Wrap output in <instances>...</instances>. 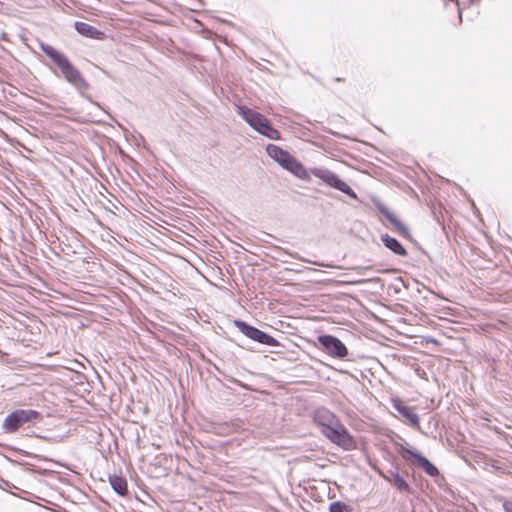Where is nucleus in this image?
<instances>
[{
	"label": "nucleus",
	"mask_w": 512,
	"mask_h": 512,
	"mask_svg": "<svg viewBox=\"0 0 512 512\" xmlns=\"http://www.w3.org/2000/svg\"><path fill=\"white\" fill-rule=\"evenodd\" d=\"M233 324L245 337L256 343L270 347L281 346L275 337L242 319H234Z\"/></svg>",
	"instance_id": "7"
},
{
	"label": "nucleus",
	"mask_w": 512,
	"mask_h": 512,
	"mask_svg": "<svg viewBox=\"0 0 512 512\" xmlns=\"http://www.w3.org/2000/svg\"><path fill=\"white\" fill-rule=\"evenodd\" d=\"M84 380H86V376L84 374L78 373L77 374V382L79 384H83Z\"/></svg>",
	"instance_id": "20"
},
{
	"label": "nucleus",
	"mask_w": 512,
	"mask_h": 512,
	"mask_svg": "<svg viewBox=\"0 0 512 512\" xmlns=\"http://www.w3.org/2000/svg\"><path fill=\"white\" fill-rule=\"evenodd\" d=\"M285 170L303 181H309L310 175H313L322 180L329 187L344 193L352 199H357L356 192L336 173L327 168H314L309 173L304 165L296 157H293Z\"/></svg>",
	"instance_id": "2"
},
{
	"label": "nucleus",
	"mask_w": 512,
	"mask_h": 512,
	"mask_svg": "<svg viewBox=\"0 0 512 512\" xmlns=\"http://www.w3.org/2000/svg\"><path fill=\"white\" fill-rule=\"evenodd\" d=\"M21 453H23V454H24V455H26V456H29V455H30V453H28V452H26V451H23V450H21Z\"/></svg>",
	"instance_id": "26"
},
{
	"label": "nucleus",
	"mask_w": 512,
	"mask_h": 512,
	"mask_svg": "<svg viewBox=\"0 0 512 512\" xmlns=\"http://www.w3.org/2000/svg\"><path fill=\"white\" fill-rule=\"evenodd\" d=\"M392 407L404 418V420L413 428H420L419 416L415 412L414 407L407 405L400 398H393L391 400Z\"/></svg>",
	"instance_id": "9"
},
{
	"label": "nucleus",
	"mask_w": 512,
	"mask_h": 512,
	"mask_svg": "<svg viewBox=\"0 0 512 512\" xmlns=\"http://www.w3.org/2000/svg\"><path fill=\"white\" fill-rule=\"evenodd\" d=\"M480 1H481V0H469V3H470L471 5H476V4H478Z\"/></svg>",
	"instance_id": "23"
},
{
	"label": "nucleus",
	"mask_w": 512,
	"mask_h": 512,
	"mask_svg": "<svg viewBox=\"0 0 512 512\" xmlns=\"http://www.w3.org/2000/svg\"><path fill=\"white\" fill-rule=\"evenodd\" d=\"M322 434L333 444L342 448L345 451H352L357 448V442L353 435L348 431L345 425L339 420L334 425L330 426L326 430H323Z\"/></svg>",
	"instance_id": "6"
},
{
	"label": "nucleus",
	"mask_w": 512,
	"mask_h": 512,
	"mask_svg": "<svg viewBox=\"0 0 512 512\" xmlns=\"http://www.w3.org/2000/svg\"><path fill=\"white\" fill-rule=\"evenodd\" d=\"M215 369L218 371L219 374L227 377L226 374L223 371H221L218 367L215 366Z\"/></svg>",
	"instance_id": "24"
},
{
	"label": "nucleus",
	"mask_w": 512,
	"mask_h": 512,
	"mask_svg": "<svg viewBox=\"0 0 512 512\" xmlns=\"http://www.w3.org/2000/svg\"><path fill=\"white\" fill-rule=\"evenodd\" d=\"M42 414L34 409H16L10 412L2 423V430L6 434L15 433L24 424L33 420H41Z\"/></svg>",
	"instance_id": "5"
},
{
	"label": "nucleus",
	"mask_w": 512,
	"mask_h": 512,
	"mask_svg": "<svg viewBox=\"0 0 512 512\" xmlns=\"http://www.w3.org/2000/svg\"><path fill=\"white\" fill-rule=\"evenodd\" d=\"M433 478H434L435 482H436L439 486H441V485H442V482H445V479H444V480H442L441 478H438V477H433Z\"/></svg>",
	"instance_id": "21"
},
{
	"label": "nucleus",
	"mask_w": 512,
	"mask_h": 512,
	"mask_svg": "<svg viewBox=\"0 0 512 512\" xmlns=\"http://www.w3.org/2000/svg\"><path fill=\"white\" fill-rule=\"evenodd\" d=\"M398 452L410 465L421 468L430 477H438L444 480V476L440 474L439 469L425 455L412 446L408 444L401 445Z\"/></svg>",
	"instance_id": "4"
},
{
	"label": "nucleus",
	"mask_w": 512,
	"mask_h": 512,
	"mask_svg": "<svg viewBox=\"0 0 512 512\" xmlns=\"http://www.w3.org/2000/svg\"><path fill=\"white\" fill-rule=\"evenodd\" d=\"M387 481L401 493H412V488L399 473L398 468L388 470V476L385 477Z\"/></svg>",
	"instance_id": "13"
},
{
	"label": "nucleus",
	"mask_w": 512,
	"mask_h": 512,
	"mask_svg": "<svg viewBox=\"0 0 512 512\" xmlns=\"http://www.w3.org/2000/svg\"><path fill=\"white\" fill-rule=\"evenodd\" d=\"M374 204L377 208V210L386 218V220L392 225L394 226L398 233L406 238V239H409V240H412V236L410 234V230L408 229V227L402 223L389 209L388 207L383 204L381 201L379 200H375L374 201Z\"/></svg>",
	"instance_id": "10"
},
{
	"label": "nucleus",
	"mask_w": 512,
	"mask_h": 512,
	"mask_svg": "<svg viewBox=\"0 0 512 512\" xmlns=\"http://www.w3.org/2000/svg\"><path fill=\"white\" fill-rule=\"evenodd\" d=\"M313 419L321 433L340 420L335 413L325 407L316 409Z\"/></svg>",
	"instance_id": "11"
},
{
	"label": "nucleus",
	"mask_w": 512,
	"mask_h": 512,
	"mask_svg": "<svg viewBox=\"0 0 512 512\" xmlns=\"http://www.w3.org/2000/svg\"><path fill=\"white\" fill-rule=\"evenodd\" d=\"M238 114L256 132L270 140H280V132L272 125L271 121L263 114L247 106H238Z\"/></svg>",
	"instance_id": "3"
},
{
	"label": "nucleus",
	"mask_w": 512,
	"mask_h": 512,
	"mask_svg": "<svg viewBox=\"0 0 512 512\" xmlns=\"http://www.w3.org/2000/svg\"><path fill=\"white\" fill-rule=\"evenodd\" d=\"M317 341L321 349L333 358L346 359L349 354L344 342L332 334H320L317 336Z\"/></svg>",
	"instance_id": "8"
},
{
	"label": "nucleus",
	"mask_w": 512,
	"mask_h": 512,
	"mask_svg": "<svg viewBox=\"0 0 512 512\" xmlns=\"http://www.w3.org/2000/svg\"><path fill=\"white\" fill-rule=\"evenodd\" d=\"M108 481L110 483L111 488L119 496L123 497L128 494V483L124 476L117 475V474H110L108 476Z\"/></svg>",
	"instance_id": "16"
},
{
	"label": "nucleus",
	"mask_w": 512,
	"mask_h": 512,
	"mask_svg": "<svg viewBox=\"0 0 512 512\" xmlns=\"http://www.w3.org/2000/svg\"><path fill=\"white\" fill-rule=\"evenodd\" d=\"M195 1H196L197 6H198L199 8H201V7H203V6H204V1H203V0H195Z\"/></svg>",
	"instance_id": "22"
},
{
	"label": "nucleus",
	"mask_w": 512,
	"mask_h": 512,
	"mask_svg": "<svg viewBox=\"0 0 512 512\" xmlns=\"http://www.w3.org/2000/svg\"><path fill=\"white\" fill-rule=\"evenodd\" d=\"M74 28L80 35L90 39L102 40L105 37L103 31H100L95 26L86 22L76 21L74 22Z\"/></svg>",
	"instance_id": "14"
},
{
	"label": "nucleus",
	"mask_w": 512,
	"mask_h": 512,
	"mask_svg": "<svg viewBox=\"0 0 512 512\" xmlns=\"http://www.w3.org/2000/svg\"><path fill=\"white\" fill-rule=\"evenodd\" d=\"M266 153L283 169H285L288 166V164L294 157L289 151L284 150L282 147L275 144H268L266 146Z\"/></svg>",
	"instance_id": "12"
},
{
	"label": "nucleus",
	"mask_w": 512,
	"mask_h": 512,
	"mask_svg": "<svg viewBox=\"0 0 512 512\" xmlns=\"http://www.w3.org/2000/svg\"><path fill=\"white\" fill-rule=\"evenodd\" d=\"M330 512H352L351 507L342 501H334L329 505Z\"/></svg>",
	"instance_id": "17"
},
{
	"label": "nucleus",
	"mask_w": 512,
	"mask_h": 512,
	"mask_svg": "<svg viewBox=\"0 0 512 512\" xmlns=\"http://www.w3.org/2000/svg\"><path fill=\"white\" fill-rule=\"evenodd\" d=\"M502 507L505 512H512V501L504 500L502 503Z\"/></svg>",
	"instance_id": "18"
},
{
	"label": "nucleus",
	"mask_w": 512,
	"mask_h": 512,
	"mask_svg": "<svg viewBox=\"0 0 512 512\" xmlns=\"http://www.w3.org/2000/svg\"><path fill=\"white\" fill-rule=\"evenodd\" d=\"M380 239H381V242L383 243V245L387 249H389L392 253H394L395 255L400 256V257L407 256L406 248L395 237H392L389 234H382Z\"/></svg>",
	"instance_id": "15"
},
{
	"label": "nucleus",
	"mask_w": 512,
	"mask_h": 512,
	"mask_svg": "<svg viewBox=\"0 0 512 512\" xmlns=\"http://www.w3.org/2000/svg\"><path fill=\"white\" fill-rule=\"evenodd\" d=\"M228 380L240 387H243V388H247V385L244 384L243 382H241L240 380L236 379V378H233V377H227Z\"/></svg>",
	"instance_id": "19"
},
{
	"label": "nucleus",
	"mask_w": 512,
	"mask_h": 512,
	"mask_svg": "<svg viewBox=\"0 0 512 512\" xmlns=\"http://www.w3.org/2000/svg\"><path fill=\"white\" fill-rule=\"evenodd\" d=\"M41 51L58 67L64 79L72 85L77 92L94 106L102 109L100 103L85 92L90 89V84L84 79L80 71L69 60V58L60 50L50 44L41 42Z\"/></svg>",
	"instance_id": "1"
},
{
	"label": "nucleus",
	"mask_w": 512,
	"mask_h": 512,
	"mask_svg": "<svg viewBox=\"0 0 512 512\" xmlns=\"http://www.w3.org/2000/svg\"><path fill=\"white\" fill-rule=\"evenodd\" d=\"M458 18L460 21H462V12L460 9L458 10Z\"/></svg>",
	"instance_id": "25"
}]
</instances>
